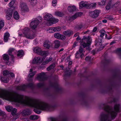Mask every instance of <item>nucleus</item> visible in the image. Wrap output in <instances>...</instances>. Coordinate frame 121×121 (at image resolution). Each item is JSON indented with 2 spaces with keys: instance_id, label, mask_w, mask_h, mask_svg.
Instances as JSON below:
<instances>
[{
  "instance_id": "36",
  "label": "nucleus",
  "mask_w": 121,
  "mask_h": 121,
  "mask_svg": "<svg viewBox=\"0 0 121 121\" xmlns=\"http://www.w3.org/2000/svg\"><path fill=\"white\" fill-rule=\"evenodd\" d=\"M6 110L7 111L10 112L12 110L13 108L12 106L9 105L5 107Z\"/></svg>"
},
{
  "instance_id": "37",
  "label": "nucleus",
  "mask_w": 121,
  "mask_h": 121,
  "mask_svg": "<svg viewBox=\"0 0 121 121\" xmlns=\"http://www.w3.org/2000/svg\"><path fill=\"white\" fill-rule=\"evenodd\" d=\"M101 2H97L98 5L100 6H104L105 3L103 0H101Z\"/></svg>"
},
{
  "instance_id": "16",
  "label": "nucleus",
  "mask_w": 121,
  "mask_h": 121,
  "mask_svg": "<svg viewBox=\"0 0 121 121\" xmlns=\"http://www.w3.org/2000/svg\"><path fill=\"white\" fill-rule=\"evenodd\" d=\"M82 14V13L81 12L77 13H75L73 16L70 17L69 20H74L77 17L80 16Z\"/></svg>"
},
{
  "instance_id": "57",
  "label": "nucleus",
  "mask_w": 121,
  "mask_h": 121,
  "mask_svg": "<svg viewBox=\"0 0 121 121\" xmlns=\"http://www.w3.org/2000/svg\"><path fill=\"white\" fill-rule=\"evenodd\" d=\"M117 53L121 54V48H119L117 49Z\"/></svg>"
},
{
  "instance_id": "7",
  "label": "nucleus",
  "mask_w": 121,
  "mask_h": 121,
  "mask_svg": "<svg viewBox=\"0 0 121 121\" xmlns=\"http://www.w3.org/2000/svg\"><path fill=\"white\" fill-rule=\"evenodd\" d=\"M83 48L80 47L79 50L77 51L75 54V57L76 58H79L80 57L82 58L84 56V54L83 53Z\"/></svg>"
},
{
  "instance_id": "34",
  "label": "nucleus",
  "mask_w": 121,
  "mask_h": 121,
  "mask_svg": "<svg viewBox=\"0 0 121 121\" xmlns=\"http://www.w3.org/2000/svg\"><path fill=\"white\" fill-rule=\"evenodd\" d=\"M1 80L4 82L7 83L9 81V79L6 77H3L1 78Z\"/></svg>"
},
{
  "instance_id": "28",
  "label": "nucleus",
  "mask_w": 121,
  "mask_h": 121,
  "mask_svg": "<svg viewBox=\"0 0 121 121\" xmlns=\"http://www.w3.org/2000/svg\"><path fill=\"white\" fill-rule=\"evenodd\" d=\"M3 59L6 63H8L9 60V57L7 54H4L3 56Z\"/></svg>"
},
{
  "instance_id": "54",
  "label": "nucleus",
  "mask_w": 121,
  "mask_h": 121,
  "mask_svg": "<svg viewBox=\"0 0 121 121\" xmlns=\"http://www.w3.org/2000/svg\"><path fill=\"white\" fill-rule=\"evenodd\" d=\"M44 85L43 83H39L37 84V86L39 87H43Z\"/></svg>"
},
{
  "instance_id": "9",
  "label": "nucleus",
  "mask_w": 121,
  "mask_h": 121,
  "mask_svg": "<svg viewBox=\"0 0 121 121\" xmlns=\"http://www.w3.org/2000/svg\"><path fill=\"white\" fill-rule=\"evenodd\" d=\"M37 78L38 80L40 81L45 80L46 79L45 73H42L39 74L38 75Z\"/></svg>"
},
{
  "instance_id": "56",
  "label": "nucleus",
  "mask_w": 121,
  "mask_h": 121,
  "mask_svg": "<svg viewBox=\"0 0 121 121\" xmlns=\"http://www.w3.org/2000/svg\"><path fill=\"white\" fill-rule=\"evenodd\" d=\"M91 59V57L89 56H88L86 57L85 58V60H86L87 61H88L90 60Z\"/></svg>"
},
{
  "instance_id": "19",
  "label": "nucleus",
  "mask_w": 121,
  "mask_h": 121,
  "mask_svg": "<svg viewBox=\"0 0 121 121\" xmlns=\"http://www.w3.org/2000/svg\"><path fill=\"white\" fill-rule=\"evenodd\" d=\"M51 21L49 23H47L46 24L49 26H51L53 24H55L58 22L59 21V20L58 19H56L52 17L51 19Z\"/></svg>"
},
{
  "instance_id": "52",
  "label": "nucleus",
  "mask_w": 121,
  "mask_h": 121,
  "mask_svg": "<svg viewBox=\"0 0 121 121\" xmlns=\"http://www.w3.org/2000/svg\"><path fill=\"white\" fill-rule=\"evenodd\" d=\"M60 38H59V39H60L62 40H65V37L64 35L61 34H60Z\"/></svg>"
},
{
  "instance_id": "6",
  "label": "nucleus",
  "mask_w": 121,
  "mask_h": 121,
  "mask_svg": "<svg viewBox=\"0 0 121 121\" xmlns=\"http://www.w3.org/2000/svg\"><path fill=\"white\" fill-rule=\"evenodd\" d=\"M33 84L30 83L27 85H23L22 86H18L17 87V89L18 90H24L27 87H32L33 86Z\"/></svg>"
},
{
  "instance_id": "27",
  "label": "nucleus",
  "mask_w": 121,
  "mask_h": 121,
  "mask_svg": "<svg viewBox=\"0 0 121 121\" xmlns=\"http://www.w3.org/2000/svg\"><path fill=\"white\" fill-rule=\"evenodd\" d=\"M14 18L16 20H18L20 17L19 14L17 11L15 12L13 14Z\"/></svg>"
},
{
  "instance_id": "45",
  "label": "nucleus",
  "mask_w": 121,
  "mask_h": 121,
  "mask_svg": "<svg viewBox=\"0 0 121 121\" xmlns=\"http://www.w3.org/2000/svg\"><path fill=\"white\" fill-rule=\"evenodd\" d=\"M106 17L107 19L110 20L112 21L114 20L113 17L112 16L108 15Z\"/></svg>"
},
{
  "instance_id": "59",
  "label": "nucleus",
  "mask_w": 121,
  "mask_h": 121,
  "mask_svg": "<svg viewBox=\"0 0 121 121\" xmlns=\"http://www.w3.org/2000/svg\"><path fill=\"white\" fill-rule=\"evenodd\" d=\"M77 46V43L76 42H75L74 44H73L72 48H74L75 46Z\"/></svg>"
},
{
  "instance_id": "39",
  "label": "nucleus",
  "mask_w": 121,
  "mask_h": 121,
  "mask_svg": "<svg viewBox=\"0 0 121 121\" xmlns=\"http://www.w3.org/2000/svg\"><path fill=\"white\" fill-rule=\"evenodd\" d=\"M28 1L30 2V4L32 5H35L37 3L36 0H28Z\"/></svg>"
},
{
  "instance_id": "29",
  "label": "nucleus",
  "mask_w": 121,
  "mask_h": 121,
  "mask_svg": "<svg viewBox=\"0 0 121 121\" xmlns=\"http://www.w3.org/2000/svg\"><path fill=\"white\" fill-rule=\"evenodd\" d=\"M52 59V58L51 57H50L49 58H46L45 61H44L42 63V64L43 65H45L47 64L48 62L51 61Z\"/></svg>"
},
{
  "instance_id": "58",
  "label": "nucleus",
  "mask_w": 121,
  "mask_h": 121,
  "mask_svg": "<svg viewBox=\"0 0 121 121\" xmlns=\"http://www.w3.org/2000/svg\"><path fill=\"white\" fill-rule=\"evenodd\" d=\"M5 114V113L4 112L0 110V116L4 115Z\"/></svg>"
},
{
  "instance_id": "50",
  "label": "nucleus",
  "mask_w": 121,
  "mask_h": 121,
  "mask_svg": "<svg viewBox=\"0 0 121 121\" xmlns=\"http://www.w3.org/2000/svg\"><path fill=\"white\" fill-rule=\"evenodd\" d=\"M96 4L95 3H93L90 4V8H94L96 7Z\"/></svg>"
},
{
  "instance_id": "30",
  "label": "nucleus",
  "mask_w": 121,
  "mask_h": 121,
  "mask_svg": "<svg viewBox=\"0 0 121 121\" xmlns=\"http://www.w3.org/2000/svg\"><path fill=\"white\" fill-rule=\"evenodd\" d=\"M39 117L36 115H31L30 117V119L31 120H34L38 119Z\"/></svg>"
},
{
  "instance_id": "25",
  "label": "nucleus",
  "mask_w": 121,
  "mask_h": 121,
  "mask_svg": "<svg viewBox=\"0 0 121 121\" xmlns=\"http://www.w3.org/2000/svg\"><path fill=\"white\" fill-rule=\"evenodd\" d=\"M30 31V29L29 28L26 27L24 28L23 31L22 32L24 34L25 36H26V34H27Z\"/></svg>"
},
{
  "instance_id": "22",
  "label": "nucleus",
  "mask_w": 121,
  "mask_h": 121,
  "mask_svg": "<svg viewBox=\"0 0 121 121\" xmlns=\"http://www.w3.org/2000/svg\"><path fill=\"white\" fill-rule=\"evenodd\" d=\"M63 34L65 35L69 36L73 34L72 30H68L65 31L63 32Z\"/></svg>"
},
{
  "instance_id": "33",
  "label": "nucleus",
  "mask_w": 121,
  "mask_h": 121,
  "mask_svg": "<svg viewBox=\"0 0 121 121\" xmlns=\"http://www.w3.org/2000/svg\"><path fill=\"white\" fill-rule=\"evenodd\" d=\"M83 25L82 24L77 25L75 26V30L78 31L81 29Z\"/></svg>"
},
{
  "instance_id": "4",
  "label": "nucleus",
  "mask_w": 121,
  "mask_h": 121,
  "mask_svg": "<svg viewBox=\"0 0 121 121\" xmlns=\"http://www.w3.org/2000/svg\"><path fill=\"white\" fill-rule=\"evenodd\" d=\"M91 39L89 37L84 38L80 41V44L84 48L89 47L91 43Z\"/></svg>"
},
{
  "instance_id": "63",
  "label": "nucleus",
  "mask_w": 121,
  "mask_h": 121,
  "mask_svg": "<svg viewBox=\"0 0 121 121\" xmlns=\"http://www.w3.org/2000/svg\"><path fill=\"white\" fill-rule=\"evenodd\" d=\"M72 62L71 61H70L69 62V65H71L72 64Z\"/></svg>"
},
{
  "instance_id": "38",
  "label": "nucleus",
  "mask_w": 121,
  "mask_h": 121,
  "mask_svg": "<svg viewBox=\"0 0 121 121\" xmlns=\"http://www.w3.org/2000/svg\"><path fill=\"white\" fill-rule=\"evenodd\" d=\"M4 22L3 20H0V31L1 29L4 27Z\"/></svg>"
},
{
  "instance_id": "14",
  "label": "nucleus",
  "mask_w": 121,
  "mask_h": 121,
  "mask_svg": "<svg viewBox=\"0 0 121 121\" xmlns=\"http://www.w3.org/2000/svg\"><path fill=\"white\" fill-rule=\"evenodd\" d=\"M21 113L23 116H26L30 115L31 112L29 109H26L23 110L21 112Z\"/></svg>"
},
{
  "instance_id": "11",
  "label": "nucleus",
  "mask_w": 121,
  "mask_h": 121,
  "mask_svg": "<svg viewBox=\"0 0 121 121\" xmlns=\"http://www.w3.org/2000/svg\"><path fill=\"white\" fill-rule=\"evenodd\" d=\"M79 8L82 9L83 7H89L90 6V4L86 1H82L79 4Z\"/></svg>"
},
{
  "instance_id": "47",
  "label": "nucleus",
  "mask_w": 121,
  "mask_h": 121,
  "mask_svg": "<svg viewBox=\"0 0 121 121\" xmlns=\"http://www.w3.org/2000/svg\"><path fill=\"white\" fill-rule=\"evenodd\" d=\"M47 54V52L46 51H42L41 50V52L39 53V55H46Z\"/></svg>"
},
{
  "instance_id": "3",
  "label": "nucleus",
  "mask_w": 121,
  "mask_h": 121,
  "mask_svg": "<svg viewBox=\"0 0 121 121\" xmlns=\"http://www.w3.org/2000/svg\"><path fill=\"white\" fill-rule=\"evenodd\" d=\"M99 32L100 34V36L99 37L97 44L99 46V50H102L104 47V46L102 44L101 42L103 37L104 35L105 32L104 29H102L99 31Z\"/></svg>"
},
{
  "instance_id": "21",
  "label": "nucleus",
  "mask_w": 121,
  "mask_h": 121,
  "mask_svg": "<svg viewBox=\"0 0 121 121\" xmlns=\"http://www.w3.org/2000/svg\"><path fill=\"white\" fill-rule=\"evenodd\" d=\"M35 35V34L32 33H28L26 34L25 37L27 39H32L34 38Z\"/></svg>"
},
{
  "instance_id": "26",
  "label": "nucleus",
  "mask_w": 121,
  "mask_h": 121,
  "mask_svg": "<svg viewBox=\"0 0 121 121\" xmlns=\"http://www.w3.org/2000/svg\"><path fill=\"white\" fill-rule=\"evenodd\" d=\"M15 49L13 48H10L8 50V53L9 55L11 56V58H13L14 56L12 55V52L15 51Z\"/></svg>"
},
{
  "instance_id": "20",
  "label": "nucleus",
  "mask_w": 121,
  "mask_h": 121,
  "mask_svg": "<svg viewBox=\"0 0 121 121\" xmlns=\"http://www.w3.org/2000/svg\"><path fill=\"white\" fill-rule=\"evenodd\" d=\"M10 37L9 34L7 32H6L4 34V40L5 42H7L9 39V37Z\"/></svg>"
},
{
  "instance_id": "61",
  "label": "nucleus",
  "mask_w": 121,
  "mask_h": 121,
  "mask_svg": "<svg viewBox=\"0 0 121 121\" xmlns=\"http://www.w3.org/2000/svg\"><path fill=\"white\" fill-rule=\"evenodd\" d=\"M115 99L114 98H113V99H112V100H111V101L110 102H109V103H112V102H115Z\"/></svg>"
},
{
  "instance_id": "15",
  "label": "nucleus",
  "mask_w": 121,
  "mask_h": 121,
  "mask_svg": "<svg viewBox=\"0 0 121 121\" xmlns=\"http://www.w3.org/2000/svg\"><path fill=\"white\" fill-rule=\"evenodd\" d=\"M115 5V4H113V3L112 0L108 2V3H107L106 6L105 7V8L106 10H108L110 8H112Z\"/></svg>"
},
{
  "instance_id": "60",
  "label": "nucleus",
  "mask_w": 121,
  "mask_h": 121,
  "mask_svg": "<svg viewBox=\"0 0 121 121\" xmlns=\"http://www.w3.org/2000/svg\"><path fill=\"white\" fill-rule=\"evenodd\" d=\"M97 30V28H96V27H95L93 28V29L92 30V31L93 32H95Z\"/></svg>"
},
{
  "instance_id": "10",
  "label": "nucleus",
  "mask_w": 121,
  "mask_h": 121,
  "mask_svg": "<svg viewBox=\"0 0 121 121\" xmlns=\"http://www.w3.org/2000/svg\"><path fill=\"white\" fill-rule=\"evenodd\" d=\"M20 7L22 11L25 12L28 10V9L26 4L24 3H21Z\"/></svg>"
},
{
  "instance_id": "49",
  "label": "nucleus",
  "mask_w": 121,
  "mask_h": 121,
  "mask_svg": "<svg viewBox=\"0 0 121 121\" xmlns=\"http://www.w3.org/2000/svg\"><path fill=\"white\" fill-rule=\"evenodd\" d=\"M35 72L30 73L28 76V77L29 78H32L35 75Z\"/></svg>"
},
{
  "instance_id": "53",
  "label": "nucleus",
  "mask_w": 121,
  "mask_h": 121,
  "mask_svg": "<svg viewBox=\"0 0 121 121\" xmlns=\"http://www.w3.org/2000/svg\"><path fill=\"white\" fill-rule=\"evenodd\" d=\"M57 0H53L52 1V5L53 6H55L56 4Z\"/></svg>"
},
{
  "instance_id": "42",
  "label": "nucleus",
  "mask_w": 121,
  "mask_h": 121,
  "mask_svg": "<svg viewBox=\"0 0 121 121\" xmlns=\"http://www.w3.org/2000/svg\"><path fill=\"white\" fill-rule=\"evenodd\" d=\"M17 109L15 108H13L12 110V114L13 116H15L16 114Z\"/></svg>"
},
{
  "instance_id": "8",
  "label": "nucleus",
  "mask_w": 121,
  "mask_h": 121,
  "mask_svg": "<svg viewBox=\"0 0 121 121\" xmlns=\"http://www.w3.org/2000/svg\"><path fill=\"white\" fill-rule=\"evenodd\" d=\"M99 13V11L97 10H95L93 11H90L89 12V15L93 18L97 17Z\"/></svg>"
},
{
  "instance_id": "1",
  "label": "nucleus",
  "mask_w": 121,
  "mask_h": 121,
  "mask_svg": "<svg viewBox=\"0 0 121 121\" xmlns=\"http://www.w3.org/2000/svg\"><path fill=\"white\" fill-rule=\"evenodd\" d=\"M0 98L23 105L34 107V111L38 114H40L42 110L50 111L51 108L49 104L44 102L27 97H24L16 92H10L4 90L0 89Z\"/></svg>"
},
{
  "instance_id": "51",
  "label": "nucleus",
  "mask_w": 121,
  "mask_h": 121,
  "mask_svg": "<svg viewBox=\"0 0 121 121\" xmlns=\"http://www.w3.org/2000/svg\"><path fill=\"white\" fill-rule=\"evenodd\" d=\"M105 36L106 38L108 39H109L112 38L111 36L108 34V35L107 34H105Z\"/></svg>"
},
{
  "instance_id": "62",
  "label": "nucleus",
  "mask_w": 121,
  "mask_h": 121,
  "mask_svg": "<svg viewBox=\"0 0 121 121\" xmlns=\"http://www.w3.org/2000/svg\"><path fill=\"white\" fill-rule=\"evenodd\" d=\"M115 43V42H114V41H112V42H111L110 43V45H112L114 43Z\"/></svg>"
},
{
  "instance_id": "32",
  "label": "nucleus",
  "mask_w": 121,
  "mask_h": 121,
  "mask_svg": "<svg viewBox=\"0 0 121 121\" xmlns=\"http://www.w3.org/2000/svg\"><path fill=\"white\" fill-rule=\"evenodd\" d=\"M55 15L60 17H61L64 15V14L62 12H56L55 13Z\"/></svg>"
},
{
  "instance_id": "13",
  "label": "nucleus",
  "mask_w": 121,
  "mask_h": 121,
  "mask_svg": "<svg viewBox=\"0 0 121 121\" xmlns=\"http://www.w3.org/2000/svg\"><path fill=\"white\" fill-rule=\"evenodd\" d=\"M42 59L39 57H35L32 61V63L33 64H39L42 62Z\"/></svg>"
},
{
  "instance_id": "24",
  "label": "nucleus",
  "mask_w": 121,
  "mask_h": 121,
  "mask_svg": "<svg viewBox=\"0 0 121 121\" xmlns=\"http://www.w3.org/2000/svg\"><path fill=\"white\" fill-rule=\"evenodd\" d=\"M41 50L40 48L38 47H35L33 49L34 52L38 54H39V53L41 52Z\"/></svg>"
},
{
  "instance_id": "12",
  "label": "nucleus",
  "mask_w": 121,
  "mask_h": 121,
  "mask_svg": "<svg viewBox=\"0 0 121 121\" xmlns=\"http://www.w3.org/2000/svg\"><path fill=\"white\" fill-rule=\"evenodd\" d=\"M13 10L11 9H8L6 15V18L8 20H10L12 17Z\"/></svg>"
},
{
  "instance_id": "55",
  "label": "nucleus",
  "mask_w": 121,
  "mask_h": 121,
  "mask_svg": "<svg viewBox=\"0 0 121 121\" xmlns=\"http://www.w3.org/2000/svg\"><path fill=\"white\" fill-rule=\"evenodd\" d=\"M52 121H67V119L66 118H64L62 119L60 121H57L55 120L54 119H52Z\"/></svg>"
},
{
  "instance_id": "41",
  "label": "nucleus",
  "mask_w": 121,
  "mask_h": 121,
  "mask_svg": "<svg viewBox=\"0 0 121 121\" xmlns=\"http://www.w3.org/2000/svg\"><path fill=\"white\" fill-rule=\"evenodd\" d=\"M48 32L52 33L54 32L53 27H51L48 29L47 30Z\"/></svg>"
},
{
  "instance_id": "48",
  "label": "nucleus",
  "mask_w": 121,
  "mask_h": 121,
  "mask_svg": "<svg viewBox=\"0 0 121 121\" xmlns=\"http://www.w3.org/2000/svg\"><path fill=\"white\" fill-rule=\"evenodd\" d=\"M15 0H12L9 3V6L10 7H11L13 5L15 2Z\"/></svg>"
},
{
  "instance_id": "40",
  "label": "nucleus",
  "mask_w": 121,
  "mask_h": 121,
  "mask_svg": "<svg viewBox=\"0 0 121 121\" xmlns=\"http://www.w3.org/2000/svg\"><path fill=\"white\" fill-rule=\"evenodd\" d=\"M54 32L59 31L61 30V28L59 26H57L55 27H53Z\"/></svg>"
},
{
  "instance_id": "43",
  "label": "nucleus",
  "mask_w": 121,
  "mask_h": 121,
  "mask_svg": "<svg viewBox=\"0 0 121 121\" xmlns=\"http://www.w3.org/2000/svg\"><path fill=\"white\" fill-rule=\"evenodd\" d=\"M60 34L56 33H55L54 34V37L57 39H59V38H60Z\"/></svg>"
},
{
  "instance_id": "23",
  "label": "nucleus",
  "mask_w": 121,
  "mask_h": 121,
  "mask_svg": "<svg viewBox=\"0 0 121 121\" xmlns=\"http://www.w3.org/2000/svg\"><path fill=\"white\" fill-rule=\"evenodd\" d=\"M68 9L69 12H72L76 10V7L74 5L69 6L68 8Z\"/></svg>"
},
{
  "instance_id": "64",
  "label": "nucleus",
  "mask_w": 121,
  "mask_h": 121,
  "mask_svg": "<svg viewBox=\"0 0 121 121\" xmlns=\"http://www.w3.org/2000/svg\"><path fill=\"white\" fill-rule=\"evenodd\" d=\"M92 52L93 53V54L94 55L95 53V51L94 50H93L92 51Z\"/></svg>"
},
{
  "instance_id": "2",
  "label": "nucleus",
  "mask_w": 121,
  "mask_h": 121,
  "mask_svg": "<svg viewBox=\"0 0 121 121\" xmlns=\"http://www.w3.org/2000/svg\"><path fill=\"white\" fill-rule=\"evenodd\" d=\"M120 104H115L113 110L112 108L107 105L104 104V109L107 113H103L100 115L101 121H111L116 117L119 111Z\"/></svg>"
},
{
  "instance_id": "44",
  "label": "nucleus",
  "mask_w": 121,
  "mask_h": 121,
  "mask_svg": "<svg viewBox=\"0 0 121 121\" xmlns=\"http://www.w3.org/2000/svg\"><path fill=\"white\" fill-rule=\"evenodd\" d=\"M55 48H58L59 47L60 45V43L59 41L58 40H56L55 41Z\"/></svg>"
},
{
  "instance_id": "46",
  "label": "nucleus",
  "mask_w": 121,
  "mask_h": 121,
  "mask_svg": "<svg viewBox=\"0 0 121 121\" xmlns=\"http://www.w3.org/2000/svg\"><path fill=\"white\" fill-rule=\"evenodd\" d=\"M55 66V64H52L47 68V70L49 71L50 70L53 68Z\"/></svg>"
},
{
  "instance_id": "5",
  "label": "nucleus",
  "mask_w": 121,
  "mask_h": 121,
  "mask_svg": "<svg viewBox=\"0 0 121 121\" xmlns=\"http://www.w3.org/2000/svg\"><path fill=\"white\" fill-rule=\"evenodd\" d=\"M39 22V21L37 19H35L32 21L30 24V27L32 29H35L36 28Z\"/></svg>"
},
{
  "instance_id": "31",
  "label": "nucleus",
  "mask_w": 121,
  "mask_h": 121,
  "mask_svg": "<svg viewBox=\"0 0 121 121\" xmlns=\"http://www.w3.org/2000/svg\"><path fill=\"white\" fill-rule=\"evenodd\" d=\"M24 52L22 50H20L18 51L17 54V56L19 57H21L23 55Z\"/></svg>"
},
{
  "instance_id": "17",
  "label": "nucleus",
  "mask_w": 121,
  "mask_h": 121,
  "mask_svg": "<svg viewBox=\"0 0 121 121\" xmlns=\"http://www.w3.org/2000/svg\"><path fill=\"white\" fill-rule=\"evenodd\" d=\"M52 18V16L49 13H47L44 17V19L47 21V23H49L51 21Z\"/></svg>"
},
{
  "instance_id": "35",
  "label": "nucleus",
  "mask_w": 121,
  "mask_h": 121,
  "mask_svg": "<svg viewBox=\"0 0 121 121\" xmlns=\"http://www.w3.org/2000/svg\"><path fill=\"white\" fill-rule=\"evenodd\" d=\"M50 43L49 42L46 41L43 43V46L47 48H49L50 47Z\"/></svg>"
},
{
  "instance_id": "18",
  "label": "nucleus",
  "mask_w": 121,
  "mask_h": 121,
  "mask_svg": "<svg viewBox=\"0 0 121 121\" xmlns=\"http://www.w3.org/2000/svg\"><path fill=\"white\" fill-rule=\"evenodd\" d=\"M3 75L4 76H6L7 77H13L14 76V74L7 70H5L3 72Z\"/></svg>"
}]
</instances>
